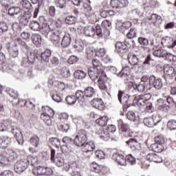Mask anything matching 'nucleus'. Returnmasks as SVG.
<instances>
[{"label":"nucleus","mask_w":176,"mask_h":176,"mask_svg":"<svg viewBox=\"0 0 176 176\" xmlns=\"http://www.w3.org/2000/svg\"><path fill=\"white\" fill-rule=\"evenodd\" d=\"M38 163V157L28 155L26 158L17 161L14 166V170L16 174L24 173L28 168V166H34Z\"/></svg>","instance_id":"nucleus-1"},{"label":"nucleus","mask_w":176,"mask_h":176,"mask_svg":"<svg viewBox=\"0 0 176 176\" xmlns=\"http://www.w3.org/2000/svg\"><path fill=\"white\" fill-rule=\"evenodd\" d=\"M2 124L6 130H9L11 127V133L13 134L14 137H15L19 145H23L24 144V138H23L21 130L17 127L12 126V121L6 120L3 121Z\"/></svg>","instance_id":"nucleus-2"},{"label":"nucleus","mask_w":176,"mask_h":176,"mask_svg":"<svg viewBox=\"0 0 176 176\" xmlns=\"http://www.w3.org/2000/svg\"><path fill=\"white\" fill-rule=\"evenodd\" d=\"M73 142L76 146H85L87 142V132L84 129L80 130L75 135Z\"/></svg>","instance_id":"nucleus-3"},{"label":"nucleus","mask_w":176,"mask_h":176,"mask_svg":"<svg viewBox=\"0 0 176 176\" xmlns=\"http://www.w3.org/2000/svg\"><path fill=\"white\" fill-rule=\"evenodd\" d=\"M118 98L119 102L122 104L124 109H127L131 107V100H130V96L127 94H124V91H118Z\"/></svg>","instance_id":"nucleus-4"},{"label":"nucleus","mask_w":176,"mask_h":176,"mask_svg":"<svg viewBox=\"0 0 176 176\" xmlns=\"http://www.w3.org/2000/svg\"><path fill=\"white\" fill-rule=\"evenodd\" d=\"M64 157L63 154H58L56 155V150L51 149V162H53L58 167H63L64 166Z\"/></svg>","instance_id":"nucleus-5"},{"label":"nucleus","mask_w":176,"mask_h":176,"mask_svg":"<svg viewBox=\"0 0 176 176\" xmlns=\"http://www.w3.org/2000/svg\"><path fill=\"white\" fill-rule=\"evenodd\" d=\"M51 32L52 34L50 35V40L54 45L60 43L61 38L65 35V33H64V32L60 29H54Z\"/></svg>","instance_id":"nucleus-6"},{"label":"nucleus","mask_w":176,"mask_h":176,"mask_svg":"<svg viewBox=\"0 0 176 176\" xmlns=\"http://www.w3.org/2000/svg\"><path fill=\"white\" fill-rule=\"evenodd\" d=\"M118 127L121 131H122L124 137H131L133 135V133L130 131V127L129 124L123 122L122 120H119L118 121Z\"/></svg>","instance_id":"nucleus-7"},{"label":"nucleus","mask_w":176,"mask_h":176,"mask_svg":"<svg viewBox=\"0 0 176 176\" xmlns=\"http://www.w3.org/2000/svg\"><path fill=\"white\" fill-rule=\"evenodd\" d=\"M164 78L166 82H171V79L175 76V69L171 66H166L164 69Z\"/></svg>","instance_id":"nucleus-8"},{"label":"nucleus","mask_w":176,"mask_h":176,"mask_svg":"<svg viewBox=\"0 0 176 176\" xmlns=\"http://www.w3.org/2000/svg\"><path fill=\"white\" fill-rule=\"evenodd\" d=\"M126 144L128 145L130 149H131L132 152H140L141 144L136 139L131 138L126 142Z\"/></svg>","instance_id":"nucleus-9"},{"label":"nucleus","mask_w":176,"mask_h":176,"mask_svg":"<svg viewBox=\"0 0 176 176\" xmlns=\"http://www.w3.org/2000/svg\"><path fill=\"white\" fill-rule=\"evenodd\" d=\"M129 6L128 0H111L110 6L113 9H122Z\"/></svg>","instance_id":"nucleus-10"},{"label":"nucleus","mask_w":176,"mask_h":176,"mask_svg":"<svg viewBox=\"0 0 176 176\" xmlns=\"http://www.w3.org/2000/svg\"><path fill=\"white\" fill-rule=\"evenodd\" d=\"M162 122V119L159 118V116H153L150 118H144L143 120L144 124L147 126V127H153V126H156L157 123H160Z\"/></svg>","instance_id":"nucleus-11"},{"label":"nucleus","mask_w":176,"mask_h":176,"mask_svg":"<svg viewBox=\"0 0 176 176\" xmlns=\"http://www.w3.org/2000/svg\"><path fill=\"white\" fill-rule=\"evenodd\" d=\"M161 44L162 46H166L169 49H173L176 46V40L171 37L165 36L162 38Z\"/></svg>","instance_id":"nucleus-12"},{"label":"nucleus","mask_w":176,"mask_h":176,"mask_svg":"<svg viewBox=\"0 0 176 176\" xmlns=\"http://www.w3.org/2000/svg\"><path fill=\"white\" fill-rule=\"evenodd\" d=\"M12 139L8 135L0 136V149H6L10 146Z\"/></svg>","instance_id":"nucleus-13"},{"label":"nucleus","mask_w":176,"mask_h":176,"mask_svg":"<svg viewBox=\"0 0 176 176\" xmlns=\"http://www.w3.org/2000/svg\"><path fill=\"white\" fill-rule=\"evenodd\" d=\"M44 112L41 113V119L43 120V122H45V124L47 126H52V120L50 118H53L54 116V111Z\"/></svg>","instance_id":"nucleus-14"},{"label":"nucleus","mask_w":176,"mask_h":176,"mask_svg":"<svg viewBox=\"0 0 176 176\" xmlns=\"http://www.w3.org/2000/svg\"><path fill=\"white\" fill-rule=\"evenodd\" d=\"M149 83L152 85L157 90H160L163 87V82L162 79L155 78V76H151L149 78Z\"/></svg>","instance_id":"nucleus-15"},{"label":"nucleus","mask_w":176,"mask_h":176,"mask_svg":"<svg viewBox=\"0 0 176 176\" xmlns=\"http://www.w3.org/2000/svg\"><path fill=\"white\" fill-rule=\"evenodd\" d=\"M91 105L98 111H104L105 108V104L100 98H94L91 102Z\"/></svg>","instance_id":"nucleus-16"},{"label":"nucleus","mask_w":176,"mask_h":176,"mask_svg":"<svg viewBox=\"0 0 176 176\" xmlns=\"http://www.w3.org/2000/svg\"><path fill=\"white\" fill-rule=\"evenodd\" d=\"M32 14L30 12H24L19 16V24L22 25H28Z\"/></svg>","instance_id":"nucleus-17"},{"label":"nucleus","mask_w":176,"mask_h":176,"mask_svg":"<svg viewBox=\"0 0 176 176\" xmlns=\"http://www.w3.org/2000/svg\"><path fill=\"white\" fill-rule=\"evenodd\" d=\"M88 75L91 80H96L100 76V69L96 67H90L88 69Z\"/></svg>","instance_id":"nucleus-18"},{"label":"nucleus","mask_w":176,"mask_h":176,"mask_svg":"<svg viewBox=\"0 0 176 176\" xmlns=\"http://www.w3.org/2000/svg\"><path fill=\"white\" fill-rule=\"evenodd\" d=\"M112 159L120 166H126V157L124 155L119 153H114L112 156Z\"/></svg>","instance_id":"nucleus-19"},{"label":"nucleus","mask_w":176,"mask_h":176,"mask_svg":"<svg viewBox=\"0 0 176 176\" xmlns=\"http://www.w3.org/2000/svg\"><path fill=\"white\" fill-rule=\"evenodd\" d=\"M8 50L11 57L16 58V57L19 56V48H17L16 45H8Z\"/></svg>","instance_id":"nucleus-20"},{"label":"nucleus","mask_w":176,"mask_h":176,"mask_svg":"<svg viewBox=\"0 0 176 176\" xmlns=\"http://www.w3.org/2000/svg\"><path fill=\"white\" fill-rule=\"evenodd\" d=\"M128 60L131 65H138V63H140V55H136L135 54H129Z\"/></svg>","instance_id":"nucleus-21"},{"label":"nucleus","mask_w":176,"mask_h":176,"mask_svg":"<svg viewBox=\"0 0 176 176\" xmlns=\"http://www.w3.org/2000/svg\"><path fill=\"white\" fill-rule=\"evenodd\" d=\"M115 46L118 53L120 54H124L129 52V50L126 48V46H124V44H123V43L120 41L116 42Z\"/></svg>","instance_id":"nucleus-22"},{"label":"nucleus","mask_w":176,"mask_h":176,"mask_svg":"<svg viewBox=\"0 0 176 176\" xmlns=\"http://www.w3.org/2000/svg\"><path fill=\"white\" fill-rule=\"evenodd\" d=\"M43 35L47 38L49 34L52 32V29L47 23H42L39 30Z\"/></svg>","instance_id":"nucleus-23"},{"label":"nucleus","mask_w":176,"mask_h":176,"mask_svg":"<svg viewBox=\"0 0 176 176\" xmlns=\"http://www.w3.org/2000/svg\"><path fill=\"white\" fill-rule=\"evenodd\" d=\"M63 142L65 144H63L61 146L62 151H65V152H68V146L71 145L72 144V138H71L68 136H65L63 138Z\"/></svg>","instance_id":"nucleus-24"},{"label":"nucleus","mask_w":176,"mask_h":176,"mask_svg":"<svg viewBox=\"0 0 176 176\" xmlns=\"http://www.w3.org/2000/svg\"><path fill=\"white\" fill-rule=\"evenodd\" d=\"M69 45H71V34L67 33L63 36L61 46L62 47H68Z\"/></svg>","instance_id":"nucleus-25"},{"label":"nucleus","mask_w":176,"mask_h":176,"mask_svg":"<svg viewBox=\"0 0 176 176\" xmlns=\"http://www.w3.org/2000/svg\"><path fill=\"white\" fill-rule=\"evenodd\" d=\"M107 79H108L107 78V76H102L99 78L98 82H100L99 85V88L101 90H107L108 89V82H107Z\"/></svg>","instance_id":"nucleus-26"},{"label":"nucleus","mask_w":176,"mask_h":176,"mask_svg":"<svg viewBox=\"0 0 176 176\" xmlns=\"http://www.w3.org/2000/svg\"><path fill=\"white\" fill-rule=\"evenodd\" d=\"M157 104L159 105L158 109L160 111H168V109H170V107L166 104V100L163 98L158 99Z\"/></svg>","instance_id":"nucleus-27"},{"label":"nucleus","mask_w":176,"mask_h":176,"mask_svg":"<svg viewBox=\"0 0 176 176\" xmlns=\"http://www.w3.org/2000/svg\"><path fill=\"white\" fill-rule=\"evenodd\" d=\"M74 76L75 79H78V80H83V79L87 76V73L82 70H76L74 73Z\"/></svg>","instance_id":"nucleus-28"},{"label":"nucleus","mask_w":176,"mask_h":176,"mask_svg":"<svg viewBox=\"0 0 176 176\" xmlns=\"http://www.w3.org/2000/svg\"><path fill=\"white\" fill-rule=\"evenodd\" d=\"M84 34L86 36L94 38V35H96V30L91 26L86 27L84 28Z\"/></svg>","instance_id":"nucleus-29"},{"label":"nucleus","mask_w":176,"mask_h":176,"mask_svg":"<svg viewBox=\"0 0 176 176\" xmlns=\"http://www.w3.org/2000/svg\"><path fill=\"white\" fill-rule=\"evenodd\" d=\"M131 38H126L123 43V45L125 46L126 49H127L128 52L129 50L132 47V49H135V47H137V45H135V41L134 40H130Z\"/></svg>","instance_id":"nucleus-30"},{"label":"nucleus","mask_w":176,"mask_h":176,"mask_svg":"<svg viewBox=\"0 0 176 176\" xmlns=\"http://www.w3.org/2000/svg\"><path fill=\"white\" fill-rule=\"evenodd\" d=\"M0 164L3 167L10 165V162L9 161V158L6 154L0 153Z\"/></svg>","instance_id":"nucleus-31"},{"label":"nucleus","mask_w":176,"mask_h":176,"mask_svg":"<svg viewBox=\"0 0 176 176\" xmlns=\"http://www.w3.org/2000/svg\"><path fill=\"white\" fill-rule=\"evenodd\" d=\"M41 57L43 61H45V63H49L50 57H52V51L50 50H45L43 53H41Z\"/></svg>","instance_id":"nucleus-32"},{"label":"nucleus","mask_w":176,"mask_h":176,"mask_svg":"<svg viewBox=\"0 0 176 176\" xmlns=\"http://www.w3.org/2000/svg\"><path fill=\"white\" fill-rule=\"evenodd\" d=\"M20 13H21V8H20V7H11L8 9V14L12 17L17 16V14H20Z\"/></svg>","instance_id":"nucleus-33"},{"label":"nucleus","mask_w":176,"mask_h":176,"mask_svg":"<svg viewBox=\"0 0 176 176\" xmlns=\"http://www.w3.org/2000/svg\"><path fill=\"white\" fill-rule=\"evenodd\" d=\"M32 173L36 176L45 175V167L41 166H36L33 168Z\"/></svg>","instance_id":"nucleus-34"},{"label":"nucleus","mask_w":176,"mask_h":176,"mask_svg":"<svg viewBox=\"0 0 176 176\" xmlns=\"http://www.w3.org/2000/svg\"><path fill=\"white\" fill-rule=\"evenodd\" d=\"M48 144L50 145H52V146H55V148H60L61 146V142L60 141V139L57 138H50L48 140Z\"/></svg>","instance_id":"nucleus-35"},{"label":"nucleus","mask_w":176,"mask_h":176,"mask_svg":"<svg viewBox=\"0 0 176 176\" xmlns=\"http://www.w3.org/2000/svg\"><path fill=\"white\" fill-rule=\"evenodd\" d=\"M109 118L107 116L100 117L96 120V124L100 126L101 127H104L107 126V123H108Z\"/></svg>","instance_id":"nucleus-36"},{"label":"nucleus","mask_w":176,"mask_h":176,"mask_svg":"<svg viewBox=\"0 0 176 176\" xmlns=\"http://www.w3.org/2000/svg\"><path fill=\"white\" fill-rule=\"evenodd\" d=\"M151 148L152 149L153 152H155L157 153H161V152H163V145L159 144V143H154L151 145Z\"/></svg>","instance_id":"nucleus-37"},{"label":"nucleus","mask_w":176,"mask_h":176,"mask_svg":"<svg viewBox=\"0 0 176 176\" xmlns=\"http://www.w3.org/2000/svg\"><path fill=\"white\" fill-rule=\"evenodd\" d=\"M130 75V67L126 66L118 74L120 78H127Z\"/></svg>","instance_id":"nucleus-38"},{"label":"nucleus","mask_w":176,"mask_h":176,"mask_svg":"<svg viewBox=\"0 0 176 176\" xmlns=\"http://www.w3.org/2000/svg\"><path fill=\"white\" fill-rule=\"evenodd\" d=\"M32 41L34 45L39 46L42 43V36L38 34H34L32 35Z\"/></svg>","instance_id":"nucleus-39"},{"label":"nucleus","mask_w":176,"mask_h":176,"mask_svg":"<svg viewBox=\"0 0 176 176\" xmlns=\"http://www.w3.org/2000/svg\"><path fill=\"white\" fill-rule=\"evenodd\" d=\"M162 16L160 15H157L156 14H152L147 20L150 22V25H155L156 24V21L161 20Z\"/></svg>","instance_id":"nucleus-40"},{"label":"nucleus","mask_w":176,"mask_h":176,"mask_svg":"<svg viewBox=\"0 0 176 176\" xmlns=\"http://www.w3.org/2000/svg\"><path fill=\"white\" fill-rule=\"evenodd\" d=\"M96 94V91L94 90V88L91 87H87L84 91V95L85 97L91 98L93 96Z\"/></svg>","instance_id":"nucleus-41"},{"label":"nucleus","mask_w":176,"mask_h":176,"mask_svg":"<svg viewBox=\"0 0 176 176\" xmlns=\"http://www.w3.org/2000/svg\"><path fill=\"white\" fill-rule=\"evenodd\" d=\"M133 101L135 104H138V107H144V105L146 104V102L142 97H141V95L135 96Z\"/></svg>","instance_id":"nucleus-42"},{"label":"nucleus","mask_w":176,"mask_h":176,"mask_svg":"<svg viewBox=\"0 0 176 176\" xmlns=\"http://www.w3.org/2000/svg\"><path fill=\"white\" fill-rule=\"evenodd\" d=\"M131 27V22L126 21L124 23H118V28L120 31H124L125 30H129Z\"/></svg>","instance_id":"nucleus-43"},{"label":"nucleus","mask_w":176,"mask_h":176,"mask_svg":"<svg viewBox=\"0 0 176 176\" xmlns=\"http://www.w3.org/2000/svg\"><path fill=\"white\" fill-rule=\"evenodd\" d=\"M73 47L77 52H83V49H85V45L83 43L79 41H76Z\"/></svg>","instance_id":"nucleus-44"},{"label":"nucleus","mask_w":176,"mask_h":176,"mask_svg":"<svg viewBox=\"0 0 176 176\" xmlns=\"http://www.w3.org/2000/svg\"><path fill=\"white\" fill-rule=\"evenodd\" d=\"M56 8L61 9L62 10H67V0H56Z\"/></svg>","instance_id":"nucleus-45"},{"label":"nucleus","mask_w":176,"mask_h":176,"mask_svg":"<svg viewBox=\"0 0 176 176\" xmlns=\"http://www.w3.org/2000/svg\"><path fill=\"white\" fill-rule=\"evenodd\" d=\"M74 96L78 102H83V101H85V92H83L82 90H77L76 92V96Z\"/></svg>","instance_id":"nucleus-46"},{"label":"nucleus","mask_w":176,"mask_h":176,"mask_svg":"<svg viewBox=\"0 0 176 176\" xmlns=\"http://www.w3.org/2000/svg\"><path fill=\"white\" fill-rule=\"evenodd\" d=\"M41 23L36 21H31L30 23V28L33 31H40L41 30Z\"/></svg>","instance_id":"nucleus-47"},{"label":"nucleus","mask_w":176,"mask_h":176,"mask_svg":"<svg viewBox=\"0 0 176 176\" xmlns=\"http://www.w3.org/2000/svg\"><path fill=\"white\" fill-rule=\"evenodd\" d=\"M6 92L7 93V94H9L10 97H12V98H17V97H19L17 91H16L10 87H6Z\"/></svg>","instance_id":"nucleus-48"},{"label":"nucleus","mask_w":176,"mask_h":176,"mask_svg":"<svg viewBox=\"0 0 176 176\" xmlns=\"http://www.w3.org/2000/svg\"><path fill=\"white\" fill-rule=\"evenodd\" d=\"M99 138L103 141H108L109 140V132L106 129H103L100 133Z\"/></svg>","instance_id":"nucleus-49"},{"label":"nucleus","mask_w":176,"mask_h":176,"mask_svg":"<svg viewBox=\"0 0 176 176\" xmlns=\"http://www.w3.org/2000/svg\"><path fill=\"white\" fill-rule=\"evenodd\" d=\"M126 118L129 120H132L133 122H135V120H138V116L135 113V112L133 111H129L126 113Z\"/></svg>","instance_id":"nucleus-50"},{"label":"nucleus","mask_w":176,"mask_h":176,"mask_svg":"<svg viewBox=\"0 0 176 176\" xmlns=\"http://www.w3.org/2000/svg\"><path fill=\"white\" fill-rule=\"evenodd\" d=\"M125 160H126V164L129 163V164H131V166H134V164L137 163V160L131 154L126 155V157H125Z\"/></svg>","instance_id":"nucleus-51"},{"label":"nucleus","mask_w":176,"mask_h":176,"mask_svg":"<svg viewBox=\"0 0 176 176\" xmlns=\"http://www.w3.org/2000/svg\"><path fill=\"white\" fill-rule=\"evenodd\" d=\"M166 52L167 51H166V50H164V49H159V50L154 51L153 54L155 57H162V58H164Z\"/></svg>","instance_id":"nucleus-52"},{"label":"nucleus","mask_w":176,"mask_h":176,"mask_svg":"<svg viewBox=\"0 0 176 176\" xmlns=\"http://www.w3.org/2000/svg\"><path fill=\"white\" fill-rule=\"evenodd\" d=\"M49 64L52 67H57L60 64V59L57 56H52L49 60Z\"/></svg>","instance_id":"nucleus-53"},{"label":"nucleus","mask_w":176,"mask_h":176,"mask_svg":"<svg viewBox=\"0 0 176 176\" xmlns=\"http://www.w3.org/2000/svg\"><path fill=\"white\" fill-rule=\"evenodd\" d=\"M126 36L129 39L137 38V29H135V28H131L130 31L127 33Z\"/></svg>","instance_id":"nucleus-54"},{"label":"nucleus","mask_w":176,"mask_h":176,"mask_svg":"<svg viewBox=\"0 0 176 176\" xmlns=\"http://www.w3.org/2000/svg\"><path fill=\"white\" fill-rule=\"evenodd\" d=\"M86 150L85 151V153H89V152H93L96 149V146L93 144V142L86 143L84 145Z\"/></svg>","instance_id":"nucleus-55"},{"label":"nucleus","mask_w":176,"mask_h":176,"mask_svg":"<svg viewBox=\"0 0 176 176\" xmlns=\"http://www.w3.org/2000/svg\"><path fill=\"white\" fill-rule=\"evenodd\" d=\"M65 100L68 105H74L76 103V101H78L75 96H68L66 97Z\"/></svg>","instance_id":"nucleus-56"},{"label":"nucleus","mask_w":176,"mask_h":176,"mask_svg":"<svg viewBox=\"0 0 176 176\" xmlns=\"http://www.w3.org/2000/svg\"><path fill=\"white\" fill-rule=\"evenodd\" d=\"M8 157L10 164L13 163V162H14L15 160H17L19 155H17L15 151H11L9 155H8Z\"/></svg>","instance_id":"nucleus-57"},{"label":"nucleus","mask_w":176,"mask_h":176,"mask_svg":"<svg viewBox=\"0 0 176 176\" xmlns=\"http://www.w3.org/2000/svg\"><path fill=\"white\" fill-rule=\"evenodd\" d=\"M66 24L72 25L76 23V17L74 16L70 15L65 18V20Z\"/></svg>","instance_id":"nucleus-58"},{"label":"nucleus","mask_w":176,"mask_h":176,"mask_svg":"<svg viewBox=\"0 0 176 176\" xmlns=\"http://www.w3.org/2000/svg\"><path fill=\"white\" fill-rule=\"evenodd\" d=\"M16 41L19 45L22 46V49H25V50H26V52H28L30 50V47L27 45V43H25V42L23 41V40H21V38H16Z\"/></svg>","instance_id":"nucleus-59"},{"label":"nucleus","mask_w":176,"mask_h":176,"mask_svg":"<svg viewBox=\"0 0 176 176\" xmlns=\"http://www.w3.org/2000/svg\"><path fill=\"white\" fill-rule=\"evenodd\" d=\"M30 144L35 148L39 145V138L36 135H34L30 138Z\"/></svg>","instance_id":"nucleus-60"},{"label":"nucleus","mask_w":176,"mask_h":176,"mask_svg":"<svg viewBox=\"0 0 176 176\" xmlns=\"http://www.w3.org/2000/svg\"><path fill=\"white\" fill-rule=\"evenodd\" d=\"M165 56H164V60H166L167 61H175L176 60V56L173 55V54H170L168 52H166Z\"/></svg>","instance_id":"nucleus-61"},{"label":"nucleus","mask_w":176,"mask_h":176,"mask_svg":"<svg viewBox=\"0 0 176 176\" xmlns=\"http://www.w3.org/2000/svg\"><path fill=\"white\" fill-rule=\"evenodd\" d=\"M91 170L95 173H97L98 174L101 173V168H100V166H98V164H97L96 162H92L91 164Z\"/></svg>","instance_id":"nucleus-62"},{"label":"nucleus","mask_w":176,"mask_h":176,"mask_svg":"<svg viewBox=\"0 0 176 176\" xmlns=\"http://www.w3.org/2000/svg\"><path fill=\"white\" fill-rule=\"evenodd\" d=\"M138 43H140L141 46H148V45H149V40L146 38L140 36L138 38Z\"/></svg>","instance_id":"nucleus-63"},{"label":"nucleus","mask_w":176,"mask_h":176,"mask_svg":"<svg viewBox=\"0 0 176 176\" xmlns=\"http://www.w3.org/2000/svg\"><path fill=\"white\" fill-rule=\"evenodd\" d=\"M167 127L169 130H176V120H170L167 123Z\"/></svg>","instance_id":"nucleus-64"}]
</instances>
